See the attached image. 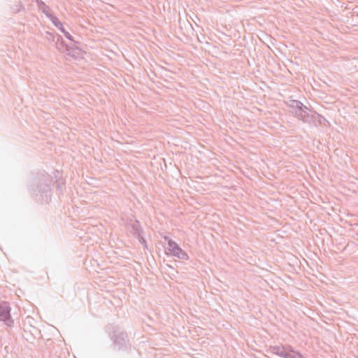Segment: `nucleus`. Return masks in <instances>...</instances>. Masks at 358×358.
I'll list each match as a JSON object with an SVG mask.
<instances>
[{"label": "nucleus", "mask_w": 358, "mask_h": 358, "mask_svg": "<svg viewBox=\"0 0 358 358\" xmlns=\"http://www.w3.org/2000/svg\"><path fill=\"white\" fill-rule=\"evenodd\" d=\"M57 188L60 190L62 189V185L60 184H58L57 186Z\"/></svg>", "instance_id": "9b49d317"}, {"label": "nucleus", "mask_w": 358, "mask_h": 358, "mask_svg": "<svg viewBox=\"0 0 358 358\" xmlns=\"http://www.w3.org/2000/svg\"><path fill=\"white\" fill-rule=\"evenodd\" d=\"M70 48H76V45H75V44H73V45H72V46H71Z\"/></svg>", "instance_id": "f8f14e48"}, {"label": "nucleus", "mask_w": 358, "mask_h": 358, "mask_svg": "<svg viewBox=\"0 0 358 358\" xmlns=\"http://www.w3.org/2000/svg\"><path fill=\"white\" fill-rule=\"evenodd\" d=\"M51 184L50 176L36 179L29 187V192L37 201L48 203L52 196Z\"/></svg>", "instance_id": "f257e3e1"}, {"label": "nucleus", "mask_w": 358, "mask_h": 358, "mask_svg": "<svg viewBox=\"0 0 358 358\" xmlns=\"http://www.w3.org/2000/svg\"><path fill=\"white\" fill-rule=\"evenodd\" d=\"M290 345H275L270 347V352L282 358H290L292 351L289 350Z\"/></svg>", "instance_id": "39448f33"}, {"label": "nucleus", "mask_w": 358, "mask_h": 358, "mask_svg": "<svg viewBox=\"0 0 358 358\" xmlns=\"http://www.w3.org/2000/svg\"><path fill=\"white\" fill-rule=\"evenodd\" d=\"M127 225L134 236H137V237L141 236V234L142 233V229L141 227L140 222L138 220H130V221H129V222H128Z\"/></svg>", "instance_id": "6e6552de"}, {"label": "nucleus", "mask_w": 358, "mask_h": 358, "mask_svg": "<svg viewBox=\"0 0 358 358\" xmlns=\"http://www.w3.org/2000/svg\"><path fill=\"white\" fill-rule=\"evenodd\" d=\"M168 241L167 250L174 257L180 259H187V254L173 240L169 239L167 236L164 237Z\"/></svg>", "instance_id": "7ed1b4c3"}, {"label": "nucleus", "mask_w": 358, "mask_h": 358, "mask_svg": "<svg viewBox=\"0 0 358 358\" xmlns=\"http://www.w3.org/2000/svg\"><path fill=\"white\" fill-rule=\"evenodd\" d=\"M288 106L291 109L290 112L305 123L311 124L316 122L322 123V121H326L325 118L316 112L310 110L300 101L290 100Z\"/></svg>", "instance_id": "f03ea898"}, {"label": "nucleus", "mask_w": 358, "mask_h": 358, "mask_svg": "<svg viewBox=\"0 0 358 358\" xmlns=\"http://www.w3.org/2000/svg\"><path fill=\"white\" fill-rule=\"evenodd\" d=\"M0 320L3 322L8 327H11L13 324V320L10 315V307L7 302L0 303Z\"/></svg>", "instance_id": "20e7f679"}, {"label": "nucleus", "mask_w": 358, "mask_h": 358, "mask_svg": "<svg viewBox=\"0 0 358 358\" xmlns=\"http://www.w3.org/2000/svg\"><path fill=\"white\" fill-rule=\"evenodd\" d=\"M50 21L57 28H58L64 34V36L66 38L73 42L75 44L78 43L73 38L71 34L64 29L63 24L60 22V20L56 15L51 16Z\"/></svg>", "instance_id": "0eeeda50"}, {"label": "nucleus", "mask_w": 358, "mask_h": 358, "mask_svg": "<svg viewBox=\"0 0 358 358\" xmlns=\"http://www.w3.org/2000/svg\"><path fill=\"white\" fill-rule=\"evenodd\" d=\"M289 350L292 352L290 358H306L301 353L295 351L293 348H289Z\"/></svg>", "instance_id": "9d476101"}, {"label": "nucleus", "mask_w": 358, "mask_h": 358, "mask_svg": "<svg viewBox=\"0 0 358 358\" xmlns=\"http://www.w3.org/2000/svg\"><path fill=\"white\" fill-rule=\"evenodd\" d=\"M111 339L113 341L114 344L117 345L119 349H122V348L125 347L128 341L127 333L115 331H113V334L111 336Z\"/></svg>", "instance_id": "423d86ee"}, {"label": "nucleus", "mask_w": 358, "mask_h": 358, "mask_svg": "<svg viewBox=\"0 0 358 358\" xmlns=\"http://www.w3.org/2000/svg\"><path fill=\"white\" fill-rule=\"evenodd\" d=\"M36 3L39 8V9L47 16V17L50 20L51 16H55V15L50 12L49 7L41 0H36Z\"/></svg>", "instance_id": "1a4fd4ad"}]
</instances>
